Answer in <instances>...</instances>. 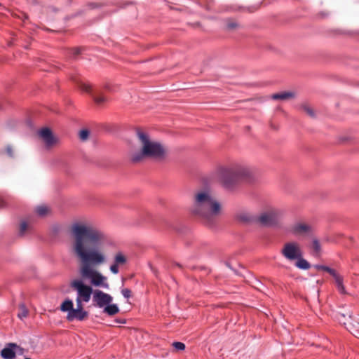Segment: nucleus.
I'll list each match as a JSON object with an SVG mask.
<instances>
[{
	"instance_id": "1a4fd4ad",
	"label": "nucleus",
	"mask_w": 359,
	"mask_h": 359,
	"mask_svg": "<svg viewBox=\"0 0 359 359\" xmlns=\"http://www.w3.org/2000/svg\"><path fill=\"white\" fill-rule=\"evenodd\" d=\"M290 231L294 236H306L311 233L312 227L306 223L297 222L291 226Z\"/></svg>"
},
{
	"instance_id": "6ab92c4d",
	"label": "nucleus",
	"mask_w": 359,
	"mask_h": 359,
	"mask_svg": "<svg viewBox=\"0 0 359 359\" xmlns=\"http://www.w3.org/2000/svg\"><path fill=\"white\" fill-rule=\"evenodd\" d=\"M126 262V257L121 252L117 253L114 257V263L119 264H124Z\"/></svg>"
},
{
	"instance_id": "5701e85b",
	"label": "nucleus",
	"mask_w": 359,
	"mask_h": 359,
	"mask_svg": "<svg viewBox=\"0 0 359 359\" xmlns=\"http://www.w3.org/2000/svg\"><path fill=\"white\" fill-rule=\"evenodd\" d=\"M9 346L11 347H15V355L16 354H18V355H23L24 353H25V349L19 346H18L16 344H14V343H9Z\"/></svg>"
},
{
	"instance_id": "aec40b11",
	"label": "nucleus",
	"mask_w": 359,
	"mask_h": 359,
	"mask_svg": "<svg viewBox=\"0 0 359 359\" xmlns=\"http://www.w3.org/2000/svg\"><path fill=\"white\" fill-rule=\"evenodd\" d=\"M302 109L310 117H311V118H314L315 117L314 110L309 105H308V104H303L302 106Z\"/></svg>"
},
{
	"instance_id": "2f4dec72",
	"label": "nucleus",
	"mask_w": 359,
	"mask_h": 359,
	"mask_svg": "<svg viewBox=\"0 0 359 359\" xmlns=\"http://www.w3.org/2000/svg\"><path fill=\"white\" fill-rule=\"evenodd\" d=\"M238 25L237 24V22L234 21H229L226 25V27L229 29H234L236 27H238Z\"/></svg>"
},
{
	"instance_id": "393cba45",
	"label": "nucleus",
	"mask_w": 359,
	"mask_h": 359,
	"mask_svg": "<svg viewBox=\"0 0 359 359\" xmlns=\"http://www.w3.org/2000/svg\"><path fill=\"white\" fill-rule=\"evenodd\" d=\"M89 136V131L88 130H82L79 133V138L82 141H86Z\"/></svg>"
},
{
	"instance_id": "58836bf2",
	"label": "nucleus",
	"mask_w": 359,
	"mask_h": 359,
	"mask_svg": "<svg viewBox=\"0 0 359 359\" xmlns=\"http://www.w3.org/2000/svg\"><path fill=\"white\" fill-rule=\"evenodd\" d=\"M339 320L341 323H343L344 324H346V322L345 321H342V320H341L339 318Z\"/></svg>"
},
{
	"instance_id": "bb28decb",
	"label": "nucleus",
	"mask_w": 359,
	"mask_h": 359,
	"mask_svg": "<svg viewBox=\"0 0 359 359\" xmlns=\"http://www.w3.org/2000/svg\"><path fill=\"white\" fill-rule=\"evenodd\" d=\"M28 229V225L25 222H22L20 224L19 233L20 235H23Z\"/></svg>"
},
{
	"instance_id": "ea45409f",
	"label": "nucleus",
	"mask_w": 359,
	"mask_h": 359,
	"mask_svg": "<svg viewBox=\"0 0 359 359\" xmlns=\"http://www.w3.org/2000/svg\"><path fill=\"white\" fill-rule=\"evenodd\" d=\"M228 267H230L229 264L228 263L226 264Z\"/></svg>"
},
{
	"instance_id": "ddd939ff",
	"label": "nucleus",
	"mask_w": 359,
	"mask_h": 359,
	"mask_svg": "<svg viewBox=\"0 0 359 359\" xmlns=\"http://www.w3.org/2000/svg\"><path fill=\"white\" fill-rule=\"evenodd\" d=\"M119 308L115 304L110 303L109 304H107L104 306V307H103V312L110 316L117 314L119 313Z\"/></svg>"
},
{
	"instance_id": "a878e982",
	"label": "nucleus",
	"mask_w": 359,
	"mask_h": 359,
	"mask_svg": "<svg viewBox=\"0 0 359 359\" xmlns=\"http://www.w3.org/2000/svg\"><path fill=\"white\" fill-rule=\"evenodd\" d=\"M172 346L177 351H183L185 348V344L179 341L173 342Z\"/></svg>"
},
{
	"instance_id": "c85d7f7f",
	"label": "nucleus",
	"mask_w": 359,
	"mask_h": 359,
	"mask_svg": "<svg viewBox=\"0 0 359 359\" xmlns=\"http://www.w3.org/2000/svg\"><path fill=\"white\" fill-rule=\"evenodd\" d=\"M131 290L128 288H123L121 290V294L125 298H130L131 297Z\"/></svg>"
},
{
	"instance_id": "e433bc0d",
	"label": "nucleus",
	"mask_w": 359,
	"mask_h": 359,
	"mask_svg": "<svg viewBox=\"0 0 359 359\" xmlns=\"http://www.w3.org/2000/svg\"><path fill=\"white\" fill-rule=\"evenodd\" d=\"M5 202L2 198H0V208H3L4 206Z\"/></svg>"
},
{
	"instance_id": "7ed1b4c3",
	"label": "nucleus",
	"mask_w": 359,
	"mask_h": 359,
	"mask_svg": "<svg viewBox=\"0 0 359 359\" xmlns=\"http://www.w3.org/2000/svg\"><path fill=\"white\" fill-rule=\"evenodd\" d=\"M136 135L140 144V150L130 154V161L137 163L149 158L161 161L166 158L168 149L161 142L153 140L146 132L137 129Z\"/></svg>"
},
{
	"instance_id": "20e7f679",
	"label": "nucleus",
	"mask_w": 359,
	"mask_h": 359,
	"mask_svg": "<svg viewBox=\"0 0 359 359\" xmlns=\"http://www.w3.org/2000/svg\"><path fill=\"white\" fill-rule=\"evenodd\" d=\"M255 178L254 170L246 165L235 164L223 168L219 172V180L227 189H233L241 181L251 182Z\"/></svg>"
},
{
	"instance_id": "4be33fe9",
	"label": "nucleus",
	"mask_w": 359,
	"mask_h": 359,
	"mask_svg": "<svg viewBox=\"0 0 359 359\" xmlns=\"http://www.w3.org/2000/svg\"><path fill=\"white\" fill-rule=\"evenodd\" d=\"M314 267L318 270L325 271L329 273L330 275L332 273H334V271H335L334 269H331V268H330L327 266H324V265H315Z\"/></svg>"
},
{
	"instance_id": "412c9836",
	"label": "nucleus",
	"mask_w": 359,
	"mask_h": 359,
	"mask_svg": "<svg viewBox=\"0 0 359 359\" xmlns=\"http://www.w3.org/2000/svg\"><path fill=\"white\" fill-rule=\"evenodd\" d=\"M331 276L334 278L337 287L343 284V278L337 273L336 271H334V273H332Z\"/></svg>"
},
{
	"instance_id": "a211bd4d",
	"label": "nucleus",
	"mask_w": 359,
	"mask_h": 359,
	"mask_svg": "<svg viewBox=\"0 0 359 359\" xmlns=\"http://www.w3.org/2000/svg\"><path fill=\"white\" fill-rule=\"evenodd\" d=\"M312 248L316 256H319L321 252V246L318 239L314 238L312 241Z\"/></svg>"
},
{
	"instance_id": "b1692460",
	"label": "nucleus",
	"mask_w": 359,
	"mask_h": 359,
	"mask_svg": "<svg viewBox=\"0 0 359 359\" xmlns=\"http://www.w3.org/2000/svg\"><path fill=\"white\" fill-rule=\"evenodd\" d=\"M93 97L94 101L98 104H100L107 100L106 97L101 95H95H95H93Z\"/></svg>"
},
{
	"instance_id": "f704fd0d",
	"label": "nucleus",
	"mask_w": 359,
	"mask_h": 359,
	"mask_svg": "<svg viewBox=\"0 0 359 359\" xmlns=\"http://www.w3.org/2000/svg\"><path fill=\"white\" fill-rule=\"evenodd\" d=\"M6 151H7L8 154L10 156H13V152H12V149H11V147H8L6 148Z\"/></svg>"
},
{
	"instance_id": "39448f33",
	"label": "nucleus",
	"mask_w": 359,
	"mask_h": 359,
	"mask_svg": "<svg viewBox=\"0 0 359 359\" xmlns=\"http://www.w3.org/2000/svg\"><path fill=\"white\" fill-rule=\"evenodd\" d=\"M281 216V212L272 207L263 210L256 217V222L264 226L276 225Z\"/></svg>"
},
{
	"instance_id": "cd10ccee",
	"label": "nucleus",
	"mask_w": 359,
	"mask_h": 359,
	"mask_svg": "<svg viewBox=\"0 0 359 359\" xmlns=\"http://www.w3.org/2000/svg\"><path fill=\"white\" fill-rule=\"evenodd\" d=\"M79 87L82 90L88 93H91V86L89 84L81 83L79 84Z\"/></svg>"
},
{
	"instance_id": "f257e3e1",
	"label": "nucleus",
	"mask_w": 359,
	"mask_h": 359,
	"mask_svg": "<svg viewBox=\"0 0 359 359\" xmlns=\"http://www.w3.org/2000/svg\"><path fill=\"white\" fill-rule=\"evenodd\" d=\"M70 250L79 261V272L84 280H89L86 285L81 279H74L70 287L76 292V304L90 301L95 290L93 287L109 290L110 285L108 278L96 267L107 262V257L102 247L105 241L104 233L90 222L83 220L72 224Z\"/></svg>"
},
{
	"instance_id": "9b49d317",
	"label": "nucleus",
	"mask_w": 359,
	"mask_h": 359,
	"mask_svg": "<svg viewBox=\"0 0 359 359\" xmlns=\"http://www.w3.org/2000/svg\"><path fill=\"white\" fill-rule=\"evenodd\" d=\"M296 93L294 91H282L271 95V98L276 100L287 101L295 98Z\"/></svg>"
},
{
	"instance_id": "9d476101",
	"label": "nucleus",
	"mask_w": 359,
	"mask_h": 359,
	"mask_svg": "<svg viewBox=\"0 0 359 359\" xmlns=\"http://www.w3.org/2000/svg\"><path fill=\"white\" fill-rule=\"evenodd\" d=\"M88 316V313L83 310V304H76V308L73 309L71 313H68L67 314V320L69 321H72L74 320H83Z\"/></svg>"
},
{
	"instance_id": "72a5a7b5",
	"label": "nucleus",
	"mask_w": 359,
	"mask_h": 359,
	"mask_svg": "<svg viewBox=\"0 0 359 359\" xmlns=\"http://www.w3.org/2000/svg\"><path fill=\"white\" fill-rule=\"evenodd\" d=\"M337 289L339 290V292L341 294H346V290H345V287H344V284L339 285L337 287Z\"/></svg>"
},
{
	"instance_id": "c756f323",
	"label": "nucleus",
	"mask_w": 359,
	"mask_h": 359,
	"mask_svg": "<svg viewBox=\"0 0 359 359\" xmlns=\"http://www.w3.org/2000/svg\"><path fill=\"white\" fill-rule=\"evenodd\" d=\"M238 218L243 222H249L250 220V216L246 214H240L238 215Z\"/></svg>"
},
{
	"instance_id": "f3484780",
	"label": "nucleus",
	"mask_w": 359,
	"mask_h": 359,
	"mask_svg": "<svg viewBox=\"0 0 359 359\" xmlns=\"http://www.w3.org/2000/svg\"><path fill=\"white\" fill-rule=\"evenodd\" d=\"M49 212L50 209L46 205H40L36 208V212L41 217L46 216Z\"/></svg>"
},
{
	"instance_id": "423d86ee",
	"label": "nucleus",
	"mask_w": 359,
	"mask_h": 359,
	"mask_svg": "<svg viewBox=\"0 0 359 359\" xmlns=\"http://www.w3.org/2000/svg\"><path fill=\"white\" fill-rule=\"evenodd\" d=\"M280 252L282 255L290 261H294L302 257L301 246L294 241L285 243Z\"/></svg>"
},
{
	"instance_id": "2eb2a0df",
	"label": "nucleus",
	"mask_w": 359,
	"mask_h": 359,
	"mask_svg": "<svg viewBox=\"0 0 359 359\" xmlns=\"http://www.w3.org/2000/svg\"><path fill=\"white\" fill-rule=\"evenodd\" d=\"M73 309V302L71 299H66L62 302L60 306L61 311L64 312L68 311V313H71Z\"/></svg>"
},
{
	"instance_id": "7c9ffc66",
	"label": "nucleus",
	"mask_w": 359,
	"mask_h": 359,
	"mask_svg": "<svg viewBox=\"0 0 359 359\" xmlns=\"http://www.w3.org/2000/svg\"><path fill=\"white\" fill-rule=\"evenodd\" d=\"M110 271L112 273L117 274L119 271L118 265L116 263H114L112 265L110 266Z\"/></svg>"
},
{
	"instance_id": "6e6552de",
	"label": "nucleus",
	"mask_w": 359,
	"mask_h": 359,
	"mask_svg": "<svg viewBox=\"0 0 359 359\" xmlns=\"http://www.w3.org/2000/svg\"><path fill=\"white\" fill-rule=\"evenodd\" d=\"M113 301V297L108 293L104 292L99 289H95L93 296V302L94 306L98 308H103L107 304H109Z\"/></svg>"
},
{
	"instance_id": "f03ea898",
	"label": "nucleus",
	"mask_w": 359,
	"mask_h": 359,
	"mask_svg": "<svg viewBox=\"0 0 359 359\" xmlns=\"http://www.w3.org/2000/svg\"><path fill=\"white\" fill-rule=\"evenodd\" d=\"M190 213L206 225L211 226L222 215V205L210 187H201L193 192Z\"/></svg>"
},
{
	"instance_id": "c9c22d12",
	"label": "nucleus",
	"mask_w": 359,
	"mask_h": 359,
	"mask_svg": "<svg viewBox=\"0 0 359 359\" xmlns=\"http://www.w3.org/2000/svg\"><path fill=\"white\" fill-rule=\"evenodd\" d=\"M72 51H73V54H74V55H79V54L80 53V49H79V48H76L73 49V50H72Z\"/></svg>"
},
{
	"instance_id": "0eeeda50",
	"label": "nucleus",
	"mask_w": 359,
	"mask_h": 359,
	"mask_svg": "<svg viewBox=\"0 0 359 359\" xmlns=\"http://www.w3.org/2000/svg\"><path fill=\"white\" fill-rule=\"evenodd\" d=\"M39 136L44 143L45 147L47 149H50L60 144L58 137L55 136L52 131L48 128L40 130L39 131Z\"/></svg>"
},
{
	"instance_id": "4c0bfd02",
	"label": "nucleus",
	"mask_w": 359,
	"mask_h": 359,
	"mask_svg": "<svg viewBox=\"0 0 359 359\" xmlns=\"http://www.w3.org/2000/svg\"><path fill=\"white\" fill-rule=\"evenodd\" d=\"M340 316H341V317H343V318H346V315H345V314H344V313H341V314H340Z\"/></svg>"
},
{
	"instance_id": "473e14b6",
	"label": "nucleus",
	"mask_w": 359,
	"mask_h": 359,
	"mask_svg": "<svg viewBox=\"0 0 359 359\" xmlns=\"http://www.w3.org/2000/svg\"><path fill=\"white\" fill-rule=\"evenodd\" d=\"M330 15V13L328 11H322V12H320L318 14V16L320 18H327L328 15Z\"/></svg>"
},
{
	"instance_id": "4468645a",
	"label": "nucleus",
	"mask_w": 359,
	"mask_h": 359,
	"mask_svg": "<svg viewBox=\"0 0 359 359\" xmlns=\"http://www.w3.org/2000/svg\"><path fill=\"white\" fill-rule=\"evenodd\" d=\"M297 262L295 263V266L301 269L307 270L310 269L311 265L310 264L304 259L302 257L301 258H298L296 259Z\"/></svg>"
},
{
	"instance_id": "f8f14e48",
	"label": "nucleus",
	"mask_w": 359,
	"mask_h": 359,
	"mask_svg": "<svg viewBox=\"0 0 359 359\" xmlns=\"http://www.w3.org/2000/svg\"><path fill=\"white\" fill-rule=\"evenodd\" d=\"M1 356L4 359H14L15 358V347H11L9 344L1 351Z\"/></svg>"
},
{
	"instance_id": "dca6fc26",
	"label": "nucleus",
	"mask_w": 359,
	"mask_h": 359,
	"mask_svg": "<svg viewBox=\"0 0 359 359\" xmlns=\"http://www.w3.org/2000/svg\"><path fill=\"white\" fill-rule=\"evenodd\" d=\"M29 311L24 304H20L18 308V316L20 319H23L28 316Z\"/></svg>"
}]
</instances>
